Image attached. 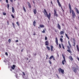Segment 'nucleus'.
<instances>
[{
    "instance_id": "774afa93",
    "label": "nucleus",
    "mask_w": 79,
    "mask_h": 79,
    "mask_svg": "<svg viewBox=\"0 0 79 79\" xmlns=\"http://www.w3.org/2000/svg\"><path fill=\"white\" fill-rule=\"evenodd\" d=\"M73 44H75V42H74V41L73 42Z\"/></svg>"
},
{
    "instance_id": "dca6fc26",
    "label": "nucleus",
    "mask_w": 79,
    "mask_h": 79,
    "mask_svg": "<svg viewBox=\"0 0 79 79\" xmlns=\"http://www.w3.org/2000/svg\"><path fill=\"white\" fill-rule=\"evenodd\" d=\"M35 23H36V22H35V20L33 22V25L34 26H35Z\"/></svg>"
},
{
    "instance_id": "58836bf2",
    "label": "nucleus",
    "mask_w": 79,
    "mask_h": 79,
    "mask_svg": "<svg viewBox=\"0 0 79 79\" xmlns=\"http://www.w3.org/2000/svg\"><path fill=\"white\" fill-rule=\"evenodd\" d=\"M5 55H6V56H8V53L7 52L5 53Z\"/></svg>"
},
{
    "instance_id": "bb28decb",
    "label": "nucleus",
    "mask_w": 79,
    "mask_h": 79,
    "mask_svg": "<svg viewBox=\"0 0 79 79\" xmlns=\"http://www.w3.org/2000/svg\"><path fill=\"white\" fill-rule=\"evenodd\" d=\"M64 60H63L62 61V63L63 65L64 64Z\"/></svg>"
},
{
    "instance_id": "c9c22d12",
    "label": "nucleus",
    "mask_w": 79,
    "mask_h": 79,
    "mask_svg": "<svg viewBox=\"0 0 79 79\" xmlns=\"http://www.w3.org/2000/svg\"><path fill=\"white\" fill-rule=\"evenodd\" d=\"M8 42H11V40L10 39H9Z\"/></svg>"
},
{
    "instance_id": "e433bc0d",
    "label": "nucleus",
    "mask_w": 79,
    "mask_h": 79,
    "mask_svg": "<svg viewBox=\"0 0 79 79\" xmlns=\"http://www.w3.org/2000/svg\"><path fill=\"white\" fill-rule=\"evenodd\" d=\"M45 40H47V36L45 37Z\"/></svg>"
},
{
    "instance_id": "20e7f679",
    "label": "nucleus",
    "mask_w": 79,
    "mask_h": 79,
    "mask_svg": "<svg viewBox=\"0 0 79 79\" xmlns=\"http://www.w3.org/2000/svg\"><path fill=\"white\" fill-rule=\"evenodd\" d=\"M46 15L47 18H48L49 19H50V16H51V14H50V13H49L48 15V14H47Z\"/></svg>"
},
{
    "instance_id": "2eb2a0df",
    "label": "nucleus",
    "mask_w": 79,
    "mask_h": 79,
    "mask_svg": "<svg viewBox=\"0 0 79 79\" xmlns=\"http://www.w3.org/2000/svg\"><path fill=\"white\" fill-rule=\"evenodd\" d=\"M64 34V32H63V31H61L60 32V34L61 35H62V34Z\"/></svg>"
},
{
    "instance_id": "393cba45",
    "label": "nucleus",
    "mask_w": 79,
    "mask_h": 79,
    "mask_svg": "<svg viewBox=\"0 0 79 79\" xmlns=\"http://www.w3.org/2000/svg\"><path fill=\"white\" fill-rule=\"evenodd\" d=\"M60 40L61 42H63V39L60 38Z\"/></svg>"
},
{
    "instance_id": "a878e982",
    "label": "nucleus",
    "mask_w": 79,
    "mask_h": 79,
    "mask_svg": "<svg viewBox=\"0 0 79 79\" xmlns=\"http://www.w3.org/2000/svg\"><path fill=\"white\" fill-rule=\"evenodd\" d=\"M44 12H45V13H46V15L48 14L47 13V11H46V10H45V9H44Z\"/></svg>"
},
{
    "instance_id": "9b49d317",
    "label": "nucleus",
    "mask_w": 79,
    "mask_h": 79,
    "mask_svg": "<svg viewBox=\"0 0 79 79\" xmlns=\"http://www.w3.org/2000/svg\"><path fill=\"white\" fill-rule=\"evenodd\" d=\"M33 12L35 15V14H36V13H37V10H36V9L34 10Z\"/></svg>"
},
{
    "instance_id": "8fccbe9b",
    "label": "nucleus",
    "mask_w": 79,
    "mask_h": 79,
    "mask_svg": "<svg viewBox=\"0 0 79 79\" xmlns=\"http://www.w3.org/2000/svg\"><path fill=\"white\" fill-rule=\"evenodd\" d=\"M57 3H60V2L59 1V0H57Z\"/></svg>"
},
{
    "instance_id": "a19ab883",
    "label": "nucleus",
    "mask_w": 79,
    "mask_h": 79,
    "mask_svg": "<svg viewBox=\"0 0 79 79\" xmlns=\"http://www.w3.org/2000/svg\"><path fill=\"white\" fill-rule=\"evenodd\" d=\"M11 68L12 69H15V68L13 67H11Z\"/></svg>"
},
{
    "instance_id": "69168bd1",
    "label": "nucleus",
    "mask_w": 79,
    "mask_h": 79,
    "mask_svg": "<svg viewBox=\"0 0 79 79\" xmlns=\"http://www.w3.org/2000/svg\"><path fill=\"white\" fill-rule=\"evenodd\" d=\"M61 45H62V46H63V44L62 43L61 44Z\"/></svg>"
},
{
    "instance_id": "c85d7f7f",
    "label": "nucleus",
    "mask_w": 79,
    "mask_h": 79,
    "mask_svg": "<svg viewBox=\"0 0 79 79\" xmlns=\"http://www.w3.org/2000/svg\"><path fill=\"white\" fill-rule=\"evenodd\" d=\"M58 3V5H59V6H61V4H60V2H59V3Z\"/></svg>"
},
{
    "instance_id": "4d7b16f0",
    "label": "nucleus",
    "mask_w": 79,
    "mask_h": 79,
    "mask_svg": "<svg viewBox=\"0 0 79 79\" xmlns=\"http://www.w3.org/2000/svg\"><path fill=\"white\" fill-rule=\"evenodd\" d=\"M51 51H53V48H51Z\"/></svg>"
},
{
    "instance_id": "4c0bfd02",
    "label": "nucleus",
    "mask_w": 79,
    "mask_h": 79,
    "mask_svg": "<svg viewBox=\"0 0 79 79\" xmlns=\"http://www.w3.org/2000/svg\"><path fill=\"white\" fill-rule=\"evenodd\" d=\"M16 24L18 25V26H19V23H18V22H17Z\"/></svg>"
},
{
    "instance_id": "5fc2aeb1",
    "label": "nucleus",
    "mask_w": 79,
    "mask_h": 79,
    "mask_svg": "<svg viewBox=\"0 0 79 79\" xmlns=\"http://www.w3.org/2000/svg\"><path fill=\"white\" fill-rule=\"evenodd\" d=\"M7 24L8 25H9V22H7Z\"/></svg>"
},
{
    "instance_id": "f8f14e48",
    "label": "nucleus",
    "mask_w": 79,
    "mask_h": 79,
    "mask_svg": "<svg viewBox=\"0 0 79 79\" xmlns=\"http://www.w3.org/2000/svg\"><path fill=\"white\" fill-rule=\"evenodd\" d=\"M12 13H14L15 12V9H14V7H12Z\"/></svg>"
},
{
    "instance_id": "0e129e2a",
    "label": "nucleus",
    "mask_w": 79,
    "mask_h": 79,
    "mask_svg": "<svg viewBox=\"0 0 79 79\" xmlns=\"http://www.w3.org/2000/svg\"><path fill=\"white\" fill-rule=\"evenodd\" d=\"M60 6L61 7V9H63V8L62 7V6Z\"/></svg>"
},
{
    "instance_id": "b1692460",
    "label": "nucleus",
    "mask_w": 79,
    "mask_h": 79,
    "mask_svg": "<svg viewBox=\"0 0 79 79\" xmlns=\"http://www.w3.org/2000/svg\"><path fill=\"white\" fill-rule=\"evenodd\" d=\"M23 9L24 10V11H25V12H26V9H25V8L24 6H23Z\"/></svg>"
},
{
    "instance_id": "a18cd8bd",
    "label": "nucleus",
    "mask_w": 79,
    "mask_h": 79,
    "mask_svg": "<svg viewBox=\"0 0 79 79\" xmlns=\"http://www.w3.org/2000/svg\"><path fill=\"white\" fill-rule=\"evenodd\" d=\"M51 48H53V46H51Z\"/></svg>"
},
{
    "instance_id": "f704fd0d",
    "label": "nucleus",
    "mask_w": 79,
    "mask_h": 79,
    "mask_svg": "<svg viewBox=\"0 0 79 79\" xmlns=\"http://www.w3.org/2000/svg\"><path fill=\"white\" fill-rule=\"evenodd\" d=\"M49 63L50 64H52V62L50 61V60H48Z\"/></svg>"
},
{
    "instance_id": "7c9ffc66",
    "label": "nucleus",
    "mask_w": 79,
    "mask_h": 79,
    "mask_svg": "<svg viewBox=\"0 0 79 79\" xmlns=\"http://www.w3.org/2000/svg\"><path fill=\"white\" fill-rule=\"evenodd\" d=\"M13 26L14 27V28H15V25L14 24V23H12Z\"/></svg>"
},
{
    "instance_id": "37998d69",
    "label": "nucleus",
    "mask_w": 79,
    "mask_h": 79,
    "mask_svg": "<svg viewBox=\"0 0 79 79\" xmlns=\"http://www.w3.org/2000/svg\"><path fill=\"white\" fill-rule=\"evenodd\" d=\"M62 47L64 49V45L62 46Z\"/></svg>"
},
{
    "instance_id": "49530a36",
    "label": "nucleus",
    "mask_w": 79,
    "mask_h": 79,
    "mask_svg": "<svg viewBox=\"0 0 79 79\" xmlns=\"http://www.w3.org/2000/svg\"><path fill=\"white\" fill-rule=\"evenodd\" d=\"M28 6H29V8H31V5H28Z\"/></svg>"
},
{
    "instance_id": "3c124183",
    "label": "nucleus",
    "mask_w": 79,
    "mask_h": 79,
    "mask_svg": "<svg viewBox=\"0 0 79 79\" xmlns=\"http://www.w3.org/2000/svg\"><path fill=\"white\" fill-rule=\"evenodd\" d=\"M53 60H55V57H53Z\"/></svg>"
},
{
    "instance_id": "bf43d9fd",
    "label": "nucleus",
    "mask_w": 79,
    "mask_h": 79,
    "mask_svg": "<svg viewBox=\"0 0 79 79\" xmlns=\"http://www.w3.org/2000/svg\"><path fill=\"white\" fill-rule=\"evenodd\" d=\"M46 56L47 57H48V55H46Z\"/></svg>"
},
{
    "instance_id": "6e6552de",
    "label": "nucleus",
    "mask_w": 79,
    "mask_h": 79,
    "mask_svg": "<svg viewBox=\"0 0 79 79\" xmlns=\"http://www.w3.org/2000/svg\"><path fill=\"white\" fill-rule=\"evenodd\" d=\"M54 15L55 16H56L57 17L58 16V15H57V14L56 13V12L55 11V10H54Z\"/></svg>"
},
{
    "instance_id": "4468645a",
    "label": "nucleus",
    "mask_w": 79,
    "mask_h": 79,
    "mask_svg": "<svg viewBox=\"0 0 79 79\" xmlns=\"http://www.w3.org/2000/svg\"><path fill=\"white\" fill-rule=\"evenodd\" d=\"M76 11L78 14H79V10H77V8H76Z\"/></svg>"
},
{
    "instance_id": "13d9d810",
    "label": "nucleus",
    "mask_w": 79,
    "mask_h": 79,
    "mask_svg": "<svg viewBox=\"0 0 79 79\" xmlns=\"http://www.w3.org/2000/svg\"><path fill=\"white\" fill-rule=\"evenodd\" d=\"M11 2H13V0H10Z\"/></svg>"
},
{
    "instance_id": "0eeeda50",
    "label": "nucleus",
    "mask_w": 79,
    "mask_h": 79,
    "mask_svg": "<svg viewBox=\"0 0 79 79\" xmlns=\"http://www.w3.org/2000/svg\"><path fill=\"white\" fill-rule=\"evenodd\" d=\"M56 43L57 45H58V39H57V37L56 38Z\"/></svg>"
},
{
    "instance_id": "603ef678",
    "label": "nucleus",
    "mask_w": 79,
    "mask_h": 79,
    "mask_svg": "<svg viewBox=\"0 0 79 79\" xmlns=\"http://www.w3.org/2000/svg\"><path fill=\"white\" fill-rule=\"evenodd\" d=\"M16 42H18V40H17L16 41H15Z\"/></svg>"
},
{
    "instance_id": "39448f33",
    "label": "nucleus",
    "mask_w": 79,
    "mask_h": 79,
    "mask_svg": "<svg viewBox=\"0 0 79 79\" xmlns=\"http://www.w3.org/2000/svg\"><path fill=\"white\" fill-rule=\"evenodd\" d=\"M57 27L59 30H60V29H61V26H60V24H59V23H57Z\"/></svg>"
},
{
    "instance_id": "f3484780",
    "label": "nucleus",
    "mask_w": 79,
    "mask_h": 79,
    "mask_svg": "<svg viewBox=\"0 0 79 79\" xmlns=\"http://www.w3.org/2000/svg\"><path fill=\"white\" fill-rule=\"evenodd\" d=\"M68 44H69V47H71H71H72V46H71V45L70 43H69V41H68Z\"/></svg>"
},
{
    "instance_id": "2f4dec72",
    "label": "nucleus",
    "mask_w": 79,
    "mask_h": 79,
    "mask_svg": "<svg viewBox=\"0 0 79 79\" xmlns=\"http://www.w3.org/2000/svg\"><path fill=\"white\" fill-rule=\"evenodd\" d=\"M11 16L12 18H15V16H13V15H11Z\"/></svg>"
},
{
    "instance_id": "f03ea898",
    "label": "nucleus",
    "mask_w": 79,
    "mask_h": 79,
    "mask_svg": "<svg viewBox=\"0 0 79 79\" xmlns=\"http://www.w3.org/2000/svg\"><path fill=\"white\" fill-rule=\"evenodd\" d=\"M72 14L73 15V18H74V17H76V14L74 13V11L73 10H72Z\"/></svg>"
},
{
    "instance_id": "e2e57ef3",
    "label": "nucleus",
    "mask_w": 79,
    "mask_h": 79,
    "mask_svg": "<svg viewBox=\"0 0 79 79\" xmlns=\"http://www.w3.org/2000/svg\"><path fill=\"white\" fill-rule=\"evenodd\" d=\"M51 3H52V4L53 5V3H52V1L51 2Z\"/></svg>"
},
{
    "instance_id": "ea45409f",
    "label": "nucleus",
    "mask_w": 79,
    "mask_h": 79,
    "mask_svg": "<svg viewBox=\"0 0 79 79\" xmlns=\"http://www.w3.org/2000/svg\"><path fill=\"white\" fill-rule=\"evenodd\" d=\"M59 47L60 48H61V44H59Z\"/></svg>"
},
{
    "instance_id": "6ab92c4d",
    "label": "nucleus",
    "mask_w": 79,
    "mask_h": 79,
    "mask_svg": "<svg viewBox=\"0 0 79 79\" xmlns=\"http://www.w3.org/2000/svg\"><path fill=\"white\" fill-rule=\"evenodd\" d=\"M65 36H66V37H67L68 39H69V37H68V35L67 34L65 33Z\"/></svg>"
},
{
    "instance_id": "09e8293b",
    "label": "nucleus",
    "mask_w": 79,
    "mask_h": 79,
    "mask_svg": "<svg viewBox=\"0 0 79 79\" xmlns=\"http://www.w3.org/2000/svg\"><path fill=\"white\" fill-rule=\"evenodd\" d=\"M60 37H61V38H63V35H61L60 36Z\"/></svg>"
},
{
    "instance_id": "864d4df0",
    "label": "nucleus",
    "mask_w": 79,
    "mask_h": 79,
    "mask_svg": "<svg viewBox=\"0 0 79 79\" xmlns=\"http://www.w3.org/2000/svg\"><path fill=\"white\" fill-rule=\"evenodd\" d=\"M27 3H28V6H29V5H30V3H29L27 2Z\"/></svg>"
},
{
    "instance_id": "c03bdc74",
    "label": "nucleus",
    "mask_w": 79,
    "mask_h": 79,
    "mask_svg": "<svg viewBox=\"0 0 79 79\" xmlns=\"http://www.w3.org/2000/svg\"><path fill=\"white\" fill-rule=\"evenodd\" d=\"M13 67L14 68H15V65H13Z\"/></svg>"
},
{
    "instance_id": "ddd939ff",
    "label": "nucleus",
    "mask_w": 79,
    "mask_h": 79,
    "mask_svg": "<svg viewBox=\"0 0 79 79\" xmlns=\"http://www.w3.org/2000/svg\"><path fill=\"white\" fill-rule=\"evenodd\" d=\"M45 45H48V41H47L45 42Z\"/></svg>"
},
{
    "instance_id": "6e6d98bb",
    "label": "nucleus",
    "mask_w": 79,
    "mask_h": 79,
    "mask_svg": "<svg viewBox=\"0 0 79 79\" xmlns=\"http://www.w3.org/2000/svg\"><path fill=\"white\" fill-rule=\"evenodd\" d=\"M24 50V49H23L22 50H21V52H23V50Z\"/></svg>"
},
{
    "instance_id": "72a5a7b5",
    "label": "nucleus",
    "mask_w": 79,
    "mask_h": 79,
    "mask_svg": "<svg viewBox=\"0 0 79 79\" xmlns=\"http://www.w3.org/2000/svg\"><path fill=\"white\" fill-rule=\"evenodd\" d=\"M9 6H10V5L9 4H7V8L9 9Z\"/></svg>"
},
{
    "instance_id": "1a4fd4ad",
    "label": "nucleus",
    "mask_w": 79,
    "mask_h": 79,
    "mask_svg": "<svg viewBox=\"0 0 79 79\" xmlns=\"http://www.w3.org/2000/svg\"><path fill=\"white\" fill-rule=\"evenodd\" d=\"M62 56L64 59V62H66V60H65V57L64 56V55L63 54L62 55Z\"/></svg>"
},
{
    "instance_id": "338daca9",
    "label": "nucleus",
    "mask_w": 79,
    "mask_h": 79,
    "mask_svg": "<svg viewBox=\"0 0 79 79\" xmlns=\"http://www.w3.org/2000/svg\"><path fill=\"white\" fill-rule=\"evenodd\" d=\"M62 10H63V11L64 12V10H63V9H62Z\"/></svg>"
},
{
    "instance_id": "7ed1b4c3",
    "label": "nucleus",
    "mask_w": 79,
    "mask_h": 79,
    "mask_svg": "<svg viewBox=\"0 0 79 79\" xmlns=\"http://www.w3.org/2000/svg\"><path fill=\"white\" fill-rule=\"evenodd\" d=\"M69 8L70 10V13H71L72 10L71 9V4H70V3H69Z\"/></svg>"
},
{
    "instance_id": "cd10ccee",
    "label": "nucleus",
    "mask_w": 79,
    "mask_h": 79,
    "mask_svg": "<svg viewBox=\"0 0 79 79\" xmlns=\"http://www.w3.org/2000/svg\"><path fill=\"white\" fill-rule=\"evenodd\" d=\"M67 48H68V50H71L70 49V47H69V46H67Z\"/></svg>"
},
{
    "instance_id": "f257e3e1",
    "label": "nucleus",
    "mask_w": 79,
    "mask_h": 79,
    "mask_svg": "<svg viewBox=\"0 0 79 79\" xmlns=\"http://www.w3.org/2000/svg\"><path fill=\"white\" fill-rule=\"evenodd\" d=\"M58 71H59V73H60L61 72L62 74H63V73H64V70L62 69L61 68H60L58 70Z\"/></svg>"
},
{
    "instance_id": "9d476101",
    "label": "nucleus",
    "mask_w": 79,
    "mask_h": 79,
    "mask_svg": "<svg viewBox=\"0 0 79 79\" xmlns=\"http://www.w3.org/2000/svg\"><path fill=\"white\" fill-rule=\"evenodd\" d=\"M69 58L71 61H73V57H72V56H69Z\"/></svg>"
},
{
    "instance_id": "5701e85b",
    "label": "nucleus",
    "mask_w": 79,
    "mask_h": 79,
    "mask_svg": "<svg viewBox=\"0 0 79 79\" xmlns=\"http://www.w3.org/2000/svg\"><path fill=\"white\" fill-rule=\"evenodd\" d=\"M53 57L54 56H52L51 57H50L49 59L50 60H51V59H52V58H53Z\"/></svg>"
},
{
    "instance_id": "a211bd4d",
    "label": "nucleus",
    "mask_w": 79,
    "mask_h": 79,
    "mask_svg": "<svg viewBox=\"0 0 79 79\" xmlns=\"http://www.w3.org/2000/svg\"><path fill=\"white\" fill-rule=\"evenodd\" d=\"M40 27H44V25H40Z\"/></svg>"
},
{
    "instance_id": "4be33fe9",
    "label": "nucleus",
    "mask_w": 79,
    "mask_h": 79,
    "mask_svg": "<svg viewBox=\"0 0 79 79\" xmlns=\"http://www.w3.org/2000/svg\"><path fill=\"white\" fill-rule=\"evenodd\" d=\"M47 49L49 51L50 50V47L48 46H47Z\"/></svg>"
},
{
    "instance_id": "052dcab7",
    "label": "nucleus",
    "mask_w": 79,
    "mask_h": 79,
    "mask_svg": "<svg viewBox=\"0 0 79 79\" xmlns=\"http://www.w3.org/2000/svg\"><path fill=\"white\" fill-rule=\"evenodd\" d=\"M73 46H74V47H75V44H74L73 45Z\"/></svg>"
},
{
    "instance_id": "412c9836",
    "label": "nucleus",
    "mask_w": 79,
    "mask_h": 79,
    "mask_svg": "<svg viewBox=\"0 0 79 79\" xmlns=\"http://www.w3.org/2000/svg\"><path fill=\"white\" fill-rule=\"evenodd\" d=\"M67 50V52H69V53H71V51H70V50Z\"/></svg>"
},
{
    "instance_id": "de8ad7c7",
    "label": "nucleus",
    "mask_w": 79,
    "mask_h": 79,
    "mask_svg": "<svg viewBox=\"0 0 79 79\" xmlns=\"http://www.w3.org/2000/svg\"><path fill=\"white\" fill-rule=\"evenodd\" d=\"M6 2L7 3H8V0H6Z\"/></svg>"
},
{
    "instance_id": "c756f323",
    "label": "nucleus",
    "mask_w": 79,
    "mask_h": 79,
    "mask_svg": "<svg viewBox=\"0 0 79 79\" xmlns=\"http://www.w3.org/2000/svg\"><path fill=\"white\" fill-rule=\"evenodd\" d=\"M3 15H4V16H5V15H6V13L5 12H3Z\"/></svg>"
},
{
    "instance_id": "473e14b6",
    "label": "nucleus",
    "mask_w": 79,
    "mask_h": 79,
    "mask_svg": "<svg viewBox=\"0 0 79 79\" xmlns=\"http://www.w3.org/2000/svg\"><path fill=\"white\" fill-rule=\"evenodd\" d=\"M42 32L43 33H45V30H43V31H42Z\"/></svg>"
},
{
    "instance_id": "aec40b11",
    "label": "nucleus",
    "mask_w": 79,
    "mask_h": 79,
    "mask_svg": "<svg viewBox=\"0 0 79 79\" xmlns=\"http://www.w3.org/2000/svg\"><path fill=\"white\" fill-rule=\"evenodd\" d=\"M77 48L78 51L79 52V47H78V45H77Z\"/></svg>"
},
{
    "instance_id": "423d86ee",
    "label": "nucleus",
    "mask_w": 79,
    "mask_h": 79,
    "mask_svg": "<svg viewBox=\"0 0 79 79\" xmlns=\"http://www.w3.org/2000/svg\"><path fill=\"white\" fill-rule=\"evenodd\" d=\"M73 71L75 73H76V72H77V69L76 68L74 67L73 68Z\"/></svg>"
},
{
    "instance_id": "680f3d73",
    "label": "nucleus",
    "mask_w": 79,
    "mask_h": 79,
    "mask_svg": "<svg viewBox=\"0 0 79 79\" xmlns=\"http://www.w3.org/2000/svg\"><path fill=\"white\" fill-rule=\"evenodd\" d=\"M77 59L78 60V61H79V58H77Z\"/></svg>"
},
{
    "instance_id": "79ce46f5",
    "label": "nucleus",
    "mask_w": 79,
    "mask_h": 79,
    "mask_svg": "<svg viewBox=\"0 0 79 79\" xmlns=\"http://www.w3.org/2000/svg\"><path fill=\"white\" fill-rule=\"evenodd\" d=\"M23 76H25V73L24 72H23Z\"/></svg>"
}]
</instances>
